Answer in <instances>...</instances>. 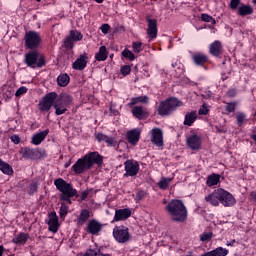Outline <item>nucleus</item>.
<instances>
[{"label": "nucleus", "mask_w": 256, "mask_h": 256, "mask_svg": "<svg viewBox=\"0 0 256 256\" xmlns=\"http://www.w3.org/2000/svg\"><path fill=\"white\" fill-rule=\"evenodd\" d=\"M132 211L129 208L117 209L113 218V222L127 221L131 217Z\"/></svg>", "instance_id": "nucleus-17"}, {"label": "nucleus", "mask_w": 256, "mask_h": 256, "mask_svg": "<svg viewBox=\"0 0 256 256\" xmlns=\"http://www.w3.org/2000/svg\"><path fill=\"white\" fill-rule=\"evenodd\" d=\"M24 41L26 49L37 50L39 47H41L43 39L41 38V34H39V32L30 30L25 33Z\"/></svg>", "instance_id": "nucleus-4"}, {"label": "nucleus", "mask_w": 256, "mask_h": 256, "mask_svg": "<svg viewBox=\"0 0 256 256\" xmlns=\"http://www.w3.org/2000/svg\"><path fill=\"white\" fill-rule=\"evenodd\" d=\"M27 241H29V234L25 232H20L12 239L14 245H25Z\"/></svg>", "instance_id": "nucleus-27"}, {"label": "nucleus", "mask_w": 256, "mask_h": 256, "mask_svg": "<svg viewBox=\"0 0 256 256\" xmlns=\"http://www.w3.org/2000/svg\"><path fill=\"white\" fill-rule=\"evenodd\" d=\"M219 181H221V175L213 173L207 177L206 185L208 187H215V185L219 184Z\"/></svg>", "instance_id": "nucleus-32"}, {"label": "nucleus", "mask_w": 256, "mask_h": 256, "mask_svg": "<svg viewBox=\"0 0 256 256\" xmlns=\"http://www.w3.org/2000/svg\"><path fill=\"white\" fill-rule=\"evenodd\" d=\"M88 197H89V190H85L81 194L80 201H85V199H87Z\"/></svg>", "instance_id": "nucleus-60"}, {"label": "nucleus", "mask_w": 256, "mask_h": 256, "mask_svg": "<svg viewBox=\"0 0 256 256\" xmlns=\"http://www.w3.org/2000/svg\"><path fill=\"white\" fill-rule=\"evenodd\" d=\"M108 137L109 136H107L103 133H96L95 134V138L97 139V141H99V143H101V141H104L106 143Z\"/></svg>", "instance_id": "nucleus-56"}, {"label": "nucleus", "mask_w": 256, "mask_h": 256, "mask_svg": "<svg viewBox=\"0 0 256 256\" xmlns=\"http://www.w3.org/2000/svg\"><path fill=\"white\" fill-rule=\"evenodd\" d=\"M72 171L75 175H83L86 171H89V166H87V162L85 161V158H79L75 164L72 166Z\"/></svg>", "instance_id": "nucleus-14"}, {"label": "nucleus", "mask_w": 256, "mask_h": 256, "mask_svg": "<svg viewBox=\"0 0 256 256\" xmlns=\"http://www.w3.org/2000/svg\"><path fill=\"white\" fill-rule=\"evenodd\" d=\"M120 73L121 75H123L124 77H127V75H129L131 73V66L129 65H124L120 68Z\"/></svg>", "instance_id": "nucleus-52"}, {"label": "nucleus", "mask_w": 256, "mask_h": 256, "mask_svg": "<svg viewBox=\"0 0 256 256\" xmlns=\"http://www.w3.org/2000/svg\"><path fill=\"white\" fill-rule=\"evenodd\" d=\"M101 249H99V248H94V249H89L88 251H86L85 253H84V255L83 256H101Z\"/></svg>", "instance_id": "nucleus-47"}, {"label": "nucleus", "mask_w": 256, "mask_h": 256, "mask_svg": "<svg viewBox=\"0 0 256 256\" xmlns=\"http://www.w3.org/2000/svg\"><path fill=\"white\" fill-rule=\"evenodd\" d=\"M146 21L148 23L147 33L149 37H151V39H157V33H158L157 20L147 17Z\"/></svg>", "instance_id": "nucleus-22"}, {"label": "nucleus", "mask_w": 256, "mask_h": 256, "mask_svg": "<svg viewBox=\"0 0 256 256\" xmlns=\"http://www.w3.org/2000/svg\"><path fill=\"white\" fill-rule=\"evenodd\" d=\"M144 197H147V192L145 190H139L134 198L135 203L143 201Z\"/></svg>", "instance_id": "nucleus-48"}, {"label": "nucleus", "mask_w": 256, "mask_h": 256, "mask_svg": "<svg viewBox=\"0 0 256 256\" xmlns=\"http://www.w3.org/2000/svg\"><path fill=\"white\" fill-rule=\"evenodd\" d=\"M235 109H237V104L235 102H229L225 106V111L227 113H235Z\"/></svg>", "instance_id": "nucleus-51"}, {"label": "nucleus", "mask_w": 256, "mask_h": 256, "mask_svg": "<svg viewBox=\"0 0 256 256\" xmlns=\"http://www.w3.org/2000/svg\"><path fill=\"white\" fill-rule=\"evenodd\" d=\"M86 231L90 235H99V233H101V231H103V224H101L96 219H92L88 222Z\"/></svg>", "instance_id": "nucleus-15"}, {"label": "nucleus", "mask_w": 256, "mask_h": 256, "mask_svg": "<svg viewBox=\"0 0 256 256\" xmlns=\"http://www.w3.org/2000/svg\"><path fill=\"white\" fill-rule=\"evenodd\" d=\"M122 57H124V59H127L128 61H133L135 59V54L131 52V50H129L128 48H125L122 51Z\"/></svg>", "instance_id": "nucleus-44"}, {"label": "nucleus", "mask_w": 256, "mask_h": 256, "mask_svg": "<svg viewBox=\"0 0 256 256\" xmlns=\"http://www.w3.org/2000/svg\"><path fill=\"white\" fill-rule=\"evenodd\" d=\"M48 229L51 233H57L59 231V216L57 212L52 211L49 213Z\"/></svg>", "instance_id": "nucleus-16"}, {"label": "nucleus", "mask_w": 256, "mask_h": 256, "mask_svg": "<svg viewBox=\"0 0 256 256\" xmlns=\"http://www.w3.org/2000/svg\"><path fill=\"white\" fill-rule=\"evenodd\" d=\"M173 181V178L162 177L158 182V187L162 191H166L169 188V183Z\"/></svg>", "instance_id": "nucleus-40"}, {"label": "nucleus", "mask_w": 256, "mask_h": 256, "mask_svg": "<svg viewBox=\"0 0 256 256\" xmlns=\"http://www.w3.org/2000/svg\"><path fill=\"white\" fill-rule=\"evenodd\" d=\"M201 21H204V23H211V25H217V20L209 14H201Z\"/></svg>", "instance_id": "nucleus-43"}, {"label": "nucleus", "mask_w": 256, "mask_h": 256, "mask_svg": "<svg viewBox=\"0 0 256 256\" xmlns=\"http://www.w3.org/2000/svg\"><path fill=\"white\" fill-rule=\"evenodd\" d=\"M107 57H109V52L107 51L106 46H101L99 51L95 54L96 61H107Z\"/></svg>", "instance_id": "nucleus-31"}, {"label": "nucleus", "mask_w": 256, "mask_h": 256, "mask_svg": "<svg viewBox=\"0 0 256 256\" xmlns=\"http://www.w3.org/2000/svg\"><path fill=\"white\" fill-rule=\"evenodd\" d=\"M56 101H60V103L66 107H71V105H73V96L63 93L59 98H56Z\"/></svg>", "instance_id": "nucleus-29"}, {"label": "nucleus", "mask_w": 256, "mask_h": 256, "mask_svg": "<svg viewBox=\"0 0 256 256\" xmlns=\"http://www.w3.org/2000/svg\"><path fill=\"white\" fill-rule=\"evenodd\" d=\"M209 253L211 256H228L229 250L220 246L212 251H209Z\"/></svg>", "instance_id": "nucleus-39"}, {"label": "nucleus", "mask_w": 256, "mask_h": 256, "mask_svg": "<svg viewBox=\"0 0 256 256\" xmlns=\"http://www.w3.org/2000/svg\"><path fill=\"white\" fill-rule=\"evenodd\" d=\"M212 239H213V232H204L200 234V241H202V243L211 241Z\"/></svg>", "instance_id": "nucleus-46"}, {"label": "nucleus", "mask_w": 256, "mask_h": 256, "mask_svg": "<svg viewBox=\"0 0 256 256\" xmlns=\"http://www.w3.org/2000/svg\"><path fill=\"white\" fill-rule=\"evenodd\" d=\"M238 15L246 17V15H253V7L250 5H242L238 8Z\"/></svg>", "instance_id": "nucleus-37"}, {"label": "nucleus", "mask_w": 256, "mask_h": 256, "mask_svg": "<svg viewBox=\"0 0 256 256\" xmlns=\"http://www.w3.org/2000/svg\"><path fill=\"white\" fill-rule=\"evenodd\" d=\"M67 213H69V206L65 202H62L59 209L60 219H65L67 217Z\"/></svg>", "instance_id": "nucleus-41"}, {"label": "nucleus", "mask_w": 256, "mask_h": 256, "mask_svg": "<svg viewBox=\"0 0 256 256\" xmlns=\"http://www.w3.org/2000/svg\"><path fill=\"white\" fill-rule=\"evenodd\" d=\"M209 53L212 57H221L223 55V44L221 41L216 40L209 46Z\"/></svg>", "instance_id": "nucleus-19"}, {"label": "nucleus", "mask_w": 256, "mask_h": 256, "mask_svg": "<svg viewBox=\"0 0 256 256\" xmlns=\"http://www.w3.org/2000/svg\"><path fill=\"white\" fill-rule=\"evenodd\" d=\"M215 131L216 133H227V129H225V127L215 126Z\"/></svg>", "instance_id": "nucleus-62"}, {"label": "nucleus", "mask_w": 256, "mask_h": 256, "mask_svg": "<svg viewBox=\"0 0 256 256\" xmlns=\"http://www.w3.org/2000/svg\"><path fill=\"white\" fill-rule=\"evenodd\" d=\"M110 113H111V115H114V117H117V115H119V111H117L113 108H110Z\"/></svg>", "instance_id": "nucleus-63"}, {"label": "nucleus", "mask_w": 256, "mask_h": 256, "mask_svg": "<svg viewBox=\"0 0 256 256\" xmlns=\"http://www.w3.org/2000/svg\"><path fill=\"white\" fill-rule=\"evenodd\" d=\"M91 217V212L88 209H82L80 215L77 218V225H85L89 218Z\"/></svg>", "instance_id": "nucleus-28"}, {"label": "nucleus", "mask_w": 256, "mask_h": 256, "mask_svg": "<svg viewBox=\"0 0 256 256\" xmlns=\"http://www.w3.org/2000/svg\"><path fill=\"white\" fill-rule=\"evenodd\" d=\"M151 141L156 147H163V131L160 128H153L151 130Z\"/></svg>", "instance_id": "nucleus-18"}, {"label": "nucleus", "mask_w": 256, "mask_h": 256, "mask_svg": "<svg viewBox=\"0 0 256 256\" xmlns=\"http://www.w3.org/2000/svg\"><path fill=\"white\" fill-rule=\"evenodd\" d=\"M10 139L15 145H19V143H21V138L17 134L12 135Z\"/></svg>", "instance_id": "nucleus-58"}, {"label": "nucleus", "mask_w": 256, "mask_h": 256, "mask_svg": "<svg viewBox=\"0 0 256 256\" xmlns=\"http://www.w3.org/2000/svg\"><path fill=\"white\" fill-rule=\"evenodd\" d=\"M192 61L195 65H197V67H203V65L209 61V56L198 52L192 56Z\"/></svg>", "instance_id": "nucleus-23"}, {"label": "nucleus", "mask_w": 256, "mask_h": 256, "mask_svg": "<svg viewBox=\"0 0 256 256\" xmlns=\"http://www.w3.org/2000/svg\"><path fill=\"white\" fill-rule=\"evenodd\" d=\"M183 73H184L183 64H179L177 66V75H178V77H181V75H183Z\"/></svg>", "instance_id": "nucleus-61"}, {"label": "nucleus", "mask_w": 256, "mask_h": 256, "mask_svg": "<svg viewBox=\"0 0 256 256\" xmlns=\"http://www.w3.org/2000/svg\"><path fill=\"white\" fill-rule=\"evenodd\" d=\"M0 171L4 175H13V167L9 165V163L3 161V159L0 158Z\"/></svg>", "instance_id": "nucleus-35"}, {"label": "nucleus", "mask_w": 256, "mask_h": 256, "mask_svg": "<svg viewBox=\"0 0 256 256\" xmlns=\"http://www.w3.org/2000/svg\"><path fill=\"white\" fill-rule=\"evenodd\" d=\"M187 145L192 151H197L198 149H201V137L199 135L194 134L187 138Z\"/></svg>", "instance_id": "nucleus-20"}, {"label": "nucleus", "mask_w": 256, "mask_h": 256, "mask_svg": "<svg viewBox=\"0 0 256 256\" xmlns=\"http://www.w3.org/2000/svg\"><path fill=\"white\" fill-rule=\"evenodd\" d=\"M84 160L86 161L87 167L90 169L94 165L101 166L103 165V156L99 154V152L94 151V152H89L83 156Z\"/></svg>", "instance_id": "nucleus-11"}, {"label": "nucleus", "mask_w": 256, "mask_h": 256, "mask_svg": "<svg viewBox=\"0 0 256 256\" xmlns=\"http://www.w3.org/2000/svg\"><path fill=\"white\" fill-rule=\"evenodd\" d=\"M195 121H197V111L187 112L184 116L183 125L191 127V125H193Z\"/></svg>", "instance_id": "nucleus-26"}, {"label": "nucleus", "mask_w": 256, "mask_h": 256, "mask_svg": "<svg viewBox=\"0 0 256 256\" xmlns=\"http://www.w3.org/2000/svg\"><path fill=\"white\" fill-rule=\"evenodd\" d=\"M38 189H39V183L38 182H32L28 186L27 193L30 196H33V195H35V193H37Z\"/></svg>", "instance_id": "nucleus-42"}, {"label": "nucleus", "mask_w": 256, "mask_h": 256, "mask_svg": "<svg viewBox=\"0 0 256 256\" xmlns=\"http://www.w3.org/2000/svg\"><path fill=\"white\" fill-rule=\"evenodd\" d=\"M69 81H71V78L67 73L60 74L57 77V84L59 85V87H67L69 85Z\"/></svg>", "instance_id": "nucleus-36"}, {"label": "nucleus", "mask_w": 256, "mask_h": 256, "mask_svg": "<svg viewBox=\"0 0 256 256\" xmlns=\"http://www.w3.org/2000/svg\"><path fill=\"white\" fill-rule=\"evenodd\" d=\"M132 49L134 53H141V51H143V43L140 41L133 42Z\"/></svg>", "instance_id": "nucleus-49"}, {"label": "nucleus", "mask_w": 256, "mask_h": 256, "mask_svg": "<svg viewBox=\"0 0 256 256\" xmlns=\"http://www.w3.org/2000/svg\"><path fill=\"white\" fill-rule=\"evenodd\" d=\"M27 91H29V89H27V87L22 86L20 88L17 89L15 96L16 97H21L22 95H25V93H27Z\"/></svg>", "instance_id": "nucleus-55"}, {"label": "nucleus", "mask_w": 256, "mask_h": 256, "mask_svg": "<svg viewBox=\"0 0 256 256\" xmlns=\"http://www.w3.org/2000/svg\"><path fill=\"white\" fill-rule=\"evenodd\" d=\"M54 185L61 195H67V193H72L73 191H77V189L73 188L71 183H68L63 178H57L54 180Z\"/></svg>", "instance_id": "nucleus-12"}, {"label": "nucleus", "mask_w": 256, "mask_h": 256, "mask_svg": "<svg viewBox=\"0 0 256 256\" xmlns=\"http://www.w3.org/2000/svg\"><path fill=\"white\" fill-rule=\"evenodd\" d=\"M198 115H209V106L204 103L198 110Z\"/></svg>", "instance_id": "nucleus-53"}, {"label": "nucleus", "mask_w": 256, "mask_h": 256, "mask_svg": "<svg viewBox=\"0 0 256 256\" xmlns=\"http://www.w3.org/2000/svg\"><path fill=\"white\" fill-rule=\"evenodd\" d=\"M57 93L56 92H50L46 94L38 104V109L42 113H47L48 111H51V107H54L55 101L57 100Z\"/></svg>", "instance_id": "nucleus-5"}, {"label": "nucleus", "mask_w": 256, "mask_h": 256, "mask_svg": "<svg viewBox=\"0 0 256 256\" xmlns=\"http://www.w3.org/2000/svg\"><path fill=\"white\" fill-rule=\"evenodd\" d=\"M23 159L29 160L33 159L34 161L37 159H45L47 157V152L43 148H29L25 147L22 151Z\"/></svg>", "instance_id": "nucleus-6"}, {"label": "nucleus", "mask_w": 256, "mask_h": 256, "mask_svg": "<svg viewBox=\"0 0 256 256\" xmlns=\"http://www.w3.org/2000/svg\"><path fill=\"white\" fill-rule=\"evenodd\" d=\"M246 119H247V115L245 113L238 112L236 115V121H237L238 127H241L243 123H245Z\"/></svg>", "instance_id": "nucleus-45"}, {"label": "nucleus", "mask_w": 256, "mask_h": 256, "mask_svg": "<svg viewBox=\"0 0 256 256\" xmlns=\"http://www.w3.org/2000/svg\"><path fill=\"white\" fill-rule=\"evenodd\" d=\"M218 193H219V203H221L223 207H233V205L237 203V201L235 200V197L229 191L223 188H218Z\"/></svg>", "instance_id": "nucleus-8"}, {"label": "nucleus", "mask_w": 256, "mask_h": 256, "mask_svg": "<svg viewBox=\"0 0 256 256\" xmlns=\"http://www.w3.org/2000/svg\"><path fill=\"white\" fill-rule=\"evenodd\" d=\"M73 197H76V199L79 198V193L77 190L60 195V201H66L68 205H72L73 201H71V199H73Z\"/></svg>", "instance_id": "nucleus-33"}, {"label": "nucleus", "mask_w": 256, "mask_h": 256, "mask_svg": "<svg viewBox=\"0 0 256 256\" xmlns=\"http://www.w3.org/2000/svg\"><path fill=\"white\" fill-rule=\"evenodd\" d=\"M206 203H210L213 207H219V188L214 190L213 193L205 197Z\"/></svg>", "instance_id": "nucleus-24"}, {"label": "nucleus", "mask_w": 256, "mask_h": 256, "mask_svg": "<svg viewBox=\"0 0 256 256\" xmlns=\"http://www.w3.org/2000/svg\"><path fill=\"white\" fill-rule=\"evenodd\" d=\"M179 107H183V102L176 97H169L159 103L157 113L160 117H170Z\"/></svg>", "instance_id": "nucleus-2"}, {"label": "nucleus", "mask_w": 256, "mask_h": 256, "mask_svg": "<svg viewBox=\"0 0 256 256\" xmlns=\"http://www.w3.org/2000/svg\"><path fill=\"white\" fill-rule=\"evenodd\" d=\"M83 40V34L77 30H71L69 35L66 36L64 39V47L65 49H68L69 51L75 47V43L77 41H82Z\"/></svg>", "instance_id": "nucleus-10"}, {"label": "nucleus", "mask_w": 256, "mask_h": 256, "mask_svg": "<svg viewBox=\"0 0 256 256\" xmlns=\"http://www.w3.org/2000/svg\"><path fill=\"white\" fill-rule=\"evenodd\" d=\"M24 63L30 69H42L47 65V60L39 50H30L24 55Z\"/></svg>", "instance_id": "nucleus-3"}, {"label": "nucleus", "mask_w": 256, "mask_h": 256, "mask_svg": "<svg viewBox=\"0 0 256 256\" xmlns=\"http://www.w3.org/2000/svg\"><path fill=\"white\" fill-rule=\"evenodd\" d=\"M100 31L104 34L107 35L109 31H111V26L109 24H102L100 27Z\"/></svg>", "instance_id": "nucleus-57"}, {"label": "nucleus", "mask_w": 256, "mask_h": 256, "mask_svg": "<svg viewBox=\"0 0 256 256\" xmlns=\"http://www.w3.org/2000/svg\"><path fill=\"white\" fill-rule=\"evenodd\" d=\"M241 5V0H231L229 7L232 11H236V9Z\"/></svg>", "instance_id": "nucleus-54"}, {"label": "nucleus", "mask_w": 256, "mask_h": 256, "mask_svg": "<svg viewBox=\"0 0 256 256\" xmlns=\"http://www.w3.org/2000/svg\"><path fill=\"white\" fill-rule=\"evenodd\" d=\"M47 135H49V129H46L42 132L36 133L32 136V145H41V142L44 139H47Z\"/></svg>", "instance_id": "nucleus-25"}, {"label": "nucleus", "mask_w": 256, "mask_h": 256, "mask_svg": "<svg viewBox=\"0 0 256 256\" xmlns=\"http://www.w3.org/2000/svg\"><path fill=\"white\" fill-rule=\"evenodd\" d=\"M113 237L118 243H127L131 235L129 234V228L125 226H116L113 229Z\"/></svg>", "instance_id": "nucleus-7"}, {"label": "nucleus", "mask_w": 256, "mask_h": 256, "mask_svg": "<svg viewBox=\"0 0 256 256\" xmlns=\"http://www.w3.org/2000/svg\"><path fill=\"white\" fill-rule=\"evenodd\" d=\"M106 144H107V147H119V144L117 143V139L111 136H108V138H106Z\"/></svg>", "instance_id": "nucleus-50"}, {"label": "nucleus", "mask_w": 256, "mask_h": 256, "mask_svg": "<svg viewBox=\"0 0 256 256\" xmlns=\"http://www.w3.org/2000/svg\"><path fill=\"white\" fill-rule=\"evenodd\" d=\"M137 103H149V97L147 96H139L131 98V101L128 103V107H133L137 105Z\"/></svg>", "instance_id": "nucleus-38"}, {"label": "nucleus", "mask_w": 256, "mask_h": 256, "mask_svg": "<svg viewBox=\"0 0 256 256\" xmlns=\"http://www.w3.org/2000/svg\"><path fill=\"white\" fill-rule=\"evenodd\" d=\"M89 63V56L87 53L81 54L73 63L72 69L75 71H83Z\"/></svg>", "instance_id": "nucleus-13"}, {"label": "nucleus", "mask_w": 256, "mask_h": 256, "mask_svg": "<svg viewBox=\"0 0 256 256\" xmlns=\"http://www.w3.org/2000/svg\"><path fill=\"white\" fill-rule=\"evenodd\" d=\"M228 95H229V97H235V90L234 89L229 90Z\"/></svg>", "instance_id": "nucleus-64"}, {"label": "nucleus", "mask_w": 256, "mask_h": 256, "mask_svg": "<svg viewBox=\"0 0 256 256\" xmlns=\"http://www.w3.org/2000/svg\"><path fill=\"white\" fill-rule=\"evenodd\" d=\"M165 211L168 213L171 221L174 223H185L189 212L187 211V206L182 200L172 199L165 207Z\"/></svg>", "instance_id": "nucleus-1"}, {"label": "nucleus", "mask_w": 256, "mask_h": 256, "mask_svg": "<svg viewBox=\"0 0 256 256\" xmlns=\"http://www.w3.org/2000/svg\"><path fill=\"white\" fill-rule=\"evenodd\" d=\"M55 115H65L67 113L68 107L61 104V101L55 100L54 102Z\"/></svg>", "instance_id": "nucleus-34"}, {"label": "nucleus", "mask_w": 256, "mask_h": 256, "mask_svg": "<svg viewBox=\"0 0 256 256\" xmlns=\"http://www.w3.org/2000/svg\"><path fill=\"white\" fill-rule=\"evenodd\" d=\"M127 141L130 145H137L139 143V139H141V130L133 129L127 132L126 134Z\"/></svg>", "instance_id": "nucleus-21"}, {"label": "nucleus", "mask_w": 256, "mask_h": 256, "mask_svg": "<svg viewBox=\"0 0 256 256\" xmlns=\"http://www.w3.org/2000/svg\"><path fill=\"white\" fill-rule=\"evenodd\" d=\"M203 99H211L213 97V92L211 90H206L202 94Z\"/></svg>", "instance_id": "nucleus-59"}, {"label": "nucleus", "mask_w": 256, "mask_h": 256, "mask_svg": "<svg viewBox=\"0 0 256 256\" xmlns=\"http://www.w3.org/2000/svg\"><path fill=\"white\" fill-rule=\"evenodd\" d=\"M132 115L133 117H136V119H139L140 121L147 118V112L144 111L143 106H135L132 109Z\"/></svg>", "instance_id": "nucleus-30"}, {"label": "nucleus", "mask_w": 256, "mask_h": 256, "mask_svg": "<svg viewBox=\"0 0 256 256\" xmlns=\"http://www.w3.org/2000/svg\"><path fill=\"white\" fill-rule=\"evenodd\" d=\"M141 166H139V162L135 160H126L124 162V175L123 177H137Z\"/></svg>", "instance_id": "nucleus-9"}]
</instances>
